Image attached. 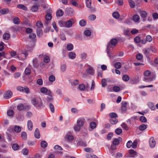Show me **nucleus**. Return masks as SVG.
Returning a JSON list of instances; mask_svg holds the SVG:
<instances>
[{
    "instance_id": "nucleus-1",
    "label": "nucleus",
    "mask_w": 158,
    "mask_h": 158,
    "mask_svg": "<svg viewBox=\"0 0 158 158\" xmlns=\"http://www.w3.org/2000/svg\"><path fill=\"white\" fill-rule=\"evenodd\" d=\"M32 105L37 109H40L44 107L42 100L40 98H34L31 100Z\"/></svg>"
},
{
    "instance_id": "nucleus-2",
    "label": "nucleus",
    "mask_w": 158,
    "mask_h": 158,
    "mask_svg": "<svg viewBox=\"0 0 158 158\" xmlns=\"http://www.w3.org/2000/svg\"><path fill=\"white\" fill-rule=\"evenodd\" d=\"M118 42V41L117 39L114 38L111 40L107 44L106 51L108 56L110 58L114 56H111L110 54V48L112 47V46H115Z\"/></svg>"
},
{
    "instance_id": "nucleus-3",
    "label": "nucleus",
    "mask_w": 158,
    "mask_h": 158,
    "mask_svg": "<svg viewBox=\"0 0 158 158\" xmlns=\"http://www.w3.org/2000/svg\"><path fill=\"white\" fill-rule=\"evenodd\" d=\"M8 130L10 132L14 131L15 132L19 133L21 130V127L19 126L15 125L14 127H10Z\"/></svg>"
},
{
    "instance_id": "nucleus-4",
    "label": "nucleus",
    "mask_w": 158,
    "mask_h": 158,
    "mask_svg": "<svg viewBox=\"0 0 158 158\" xmlns=\"http://www.w3.org/2000/svg\"><path fill=\"white\" fill-rule=\"evenodd\" d=\"M46 94L48 95V96L45 97V101L48 102H52L53 100V98L52 95V93L50 90H49L48 93Z\"/></svg>"
},
{
    "instance_id": "nucleus-5",
    "label": "nucleus",
    "mask_w": 158,
    "mask_h": 158,
    "mask_svg": "<svg viewBox=\"0 0 158 158\" xmlns=\"http://www.w3.org/2000/svg\"><path fill=\"white\" fill-rule=\"evenodd\" d=\"M18 90L23 92H25L26 94H28L29 92V88L27 87H23L21 86H18L17 87Z\"/></svg>"
},
{
    "instance_id": "nucleus-6",
    "label": "nucleus",
    "mask_w": 158,
    "mask_h": 158,
    "mask_svg": "<svg viewBox=\"0 0 158 158\" xmlns=\"http://www.w3.org/2000/svg\"><path fill=\"white\" fill-rule=\"evenodd\" d=\"M74 23L75 21L73 19L67 21H65L66 27H71Z\"/></svg>"
},
{
    "instance_id": "nucleus-7",
    "label": "nucleus",
    "mask_w": 158,
    "mask_h": 158,
    "mask_svg": "<svg viewBox=\"0 0 158 158\" xmlns=\"http://www.w3.org/2000/svg\"><path fill=\"white\" fill-rule=\"evenodd\" d=\"M12 95V92L10 90H8L5 92L3 94L4 98L8 99L10 98Z\"/></svg>"
},
{
    "instance_id": "nucleus-8",
    "label": "nucleus",
    "mask_w": 158,
    "mask_h": 158,
    "mask_svg": "<svg viewBox=\"0 0 158 158\" xmlns=\"http://www.w3.org/2000/svg\"><path fill=\"white\" fill-rule=\"evenodd\" d=\"M27 56L28 54L26 52H25L22 53L21 54H19L18 56V57L19 60H23L26 59Z\"/></svg>"
},
{
    "instance_id": "nucleus-9",
    "label": "nucleus",
    "mask_w": 158,
    "mask_h": 158,
    "mask_svg": "<svg viewBox=\"0 0 158 158\" xmlns=\"http://www.w3.org/2000/svg\"><path fill=\"white\" fill-rule=\"evenodd\" d=\"M39 56L40 57H42L43 56L44 57V61L45 63H48L50 61L49 57L48 56H46L43 53L40 54Z\"/></svg>"
},
{
    "instance_id": "nucleus-10",
    "label": "nucleus",
    "mask_w": 158,
    "mask_h": 158,
    "mask_svg": "<svg viewBox=\"0 0 158 158\" xmlns=\"http://www.w3.org/2000/svg\"><path fill=\"white\" fill-rule=\"evenodd\" d=\"M149 143L150 146L153 148L155 147L156 145V142L153 137H151L150 138L149 140Z\"/></svg>"
},
{
    "instance_id": "nucleus-11",
    "label": "nucleus",
    "mask_w": 158,
    "mask_h": 158,
    "mask_svg": "<svg viewBox=\"0 0 158 158\" xmlns=\"http://www.w3.org/2000/svg\"><path fill=\"white\" fill-rule=\"evenodd\" d=\"M73 137L72 135L69 134H67L64 138L65 141L66 142L73 140Z\"/></svg>"
},
{
    "instance_id": "nucleus-12",
    "label": "nucleus",
    "mask_w": 158,
    "mask_h": 158,
    "mask_svg": "<svg viewBox=\"0 0 158 158\" xmlns=\"http://www.w3.org/2000/svg\"><path fill=\"white\" fill-rule=\"evenodd\" d=\"M33 64L35 68L37 69L39 66L38 61L36 58H34L32 61Z\"/></svg>"
},
{
    "instance_id": "nucleus-13",
    "label": "nucleus",
    "mask_w": 158,
    "mask_h": 158,
    "mask_svg": "<svg viewBox=\"0 0 158 158\" xmlns=\"http://www.w3.org/2000/svg\"><path fill=\"white\" fill-rule=\"evenodd\" d=\"M36 33L37 36L39 37H41L43 34L42 30L41 28L38 27L36 29Z\"/></svg>"
},
{
    "instance_id": "nucleus-14",
    "label": "nucleus",
    "mask_w": 158,
    "mask_h": 158,
    "mask_svg": "<svg viewBox=\"0 0 158 158\" xmlns=\"http://www.w3.org/2000/svg\"><path fill=\"white\" fill-rule=\"evenodd\" d=\"M111 153L113 157L114 158H120L122 157L123 156L122 154L120 152H118L116 154H114L113 153V152H111Z\"/></svg>"
},
{
    "instance_id": "nucleus-15",
    "label": "nucleus",
    "mask_w": 158,
    "mask_h": 158,
    "mask_svg": "<svg viewBox=\"0 0 158 158\" xmlns=\"http://www.w3.org/2000/svg\"><path fill=\"white\" fill-rule=\"evenodd\" d=\"M27 107L26 106H24L22 103L19 104L17 106V109L20 111L26 109Z\"/></svg>"
},
{
    "instance_id": "nucleus-16",
    "label": "nucleus",
    "mask_w": 158,
    "mask_h": 158,
    "mask_svg": "<svg viewBox=\"0 0 158 158\" xmlns=\"http://www.w3.org/2000/svg\"><path fill=\"white\" fill-rule=\"evenodd\" d=\"M68 56L69 58L71 59H74L76 57V54L74 52H71L69 53Z\"/></svg>"
},
{
    "instance_id": "nucleus-17",
    "label": "nucleus",
    "mask_w": 158,
    "mask_h": 158,
    "mask_svg": "<svg viewBox=\"0 0 158 158\" xmlns=\"http://www.w3.org/2000/svg\"><path fill=\"white\" fill-rule=\"evenodd\" d=\"M27 128L28 130L31 131L33 129V123L32 122L29 120L27 122Z\"/></svg>"
},
{
    "instance_id": "nucleus-18",
    "label": "nucleus",
    "mask_w": 158,
    "mask_h": 158,
    "mask_svg": "<svg viewBox=\"0 0 158 158\" xmlns=\"http://www.w3.org/2000/svg\"><path fill=\"white\" fill-rule=\"evenodd\" d=\"M9 12V9L7 8L0 9V14L5 15L7 14Z\"/></svg>"
},
{
    "instance_id": "nucleus-19",
    "label": "nucleus",
    "mask_w": 158,
    "mask_h": 158,
    "mask_svg": "<svg viewBox=\"0 0 158 158\" xmlns=\"http://www.w3.org/2000/svg\"><path fill=\"white\" fill-rule=\"evenodd\" d=\"M147 105L149 108L152 110H155V108L154 104L151 102H148L147 103Z\"/></svg>"
},
{
    "instance_id": "nucleus-20",
    "label": "nucleus",
    "mask_w": 158,
    "mask_h": 158,
    "mask_svg": "<svg viewBox=\"0 0 158 158\" xmlns=\"http://www.w3.org/2000/svg\"><path fill=\"white\" fill-rule=\"evenodd\" d=\"M35 137L37 139H39L40 138V131L38 128H36L34 132Z\"/></svg>"
},
{
    "instance_id": "nucleus-21",
    "label": "nucleus",
    "mask_w": 158,
    "mask_h": 158,
    "mask_svg": "<svg viewBox=\"0 0 158 158\" xmlns=\"http://www.w3.org/2000/svg\"><path fill=\"white\" fill-rule=\"evenodd\" d=\"M86 72L87 73L91 75H93L94 72L93 68L91 66H89L87 69Z\"/></svg>"
},
{
    "instance_id": "nucleus-22",
    "label": "nucleus",
    "mask_w": 158,
    "mask_h": 158,
    "mask_svg": "<svg viewBox=\"0 0 158 158\" xmlns=\"http://www.w3.org/2000/svg\"><path fill=\"white\" fill-rule=\"evenodd\" d=\"M122 139L120 137H118L117 138H115L113 142V144L116 145L119 144L120 141Z\"/></svg>"
},
{
    "instance_id": "nucleus-23",
    "label": "nucleus",
    "mask_w": 158,
    "mask_h": 158,
    "mask_svg": "<svg viewBox=\"0 0 158 158\" xmlns=\"http://www.w3.org/2000/svg\"><path fill=\"white\" fill-rule=\"evenodd\" d=\"M121 104V110L123 111H125L127 110L126 106L127 105V103L125 102H122Z\"/></svg>"
},
{
    "instance_id": "nucleus-24",
    "label": "nucleus",
    "mask_w": 158,
    "mask_h": 158,
    "mask_svg": "<svg viewBox=\"0 0 158 158\" xmlns=\"http://www.w3.org/2000/svg\"><path fill=\"white\" fill-rule=\"evenodd\" d=\"M12 148L14 150L17 151L19 149L20 147L18 144L17 143H14L12 145Z\"/></svg>"
},
{
    "instance_id": "nucleus-25",
    "label": "nucleus",
    "mask_w": 158,
    "mask_h": 158,
    "mask_svg": "<svg viewBox=\"0 0 158 158\" xmlns=\"http://www.w3.org/2000/svg\"><path fill=\"white\" fill-rule=\"evenodd\" d=\"M132 19L134 22H138L139 20L140 17L138 15H135L133 16Z\"/></svg>"
},
{
    "instance_id": "nucleus-26",
    "label": "nucleus",
    "mask_w": 158,
    "mask_h": 158,
    "mask_svg": "<svg viewBox=\"0 0 158 158\" xmlns=\"http://www.w3.org/2000/svg\"><path fill=\"white\" fill-rule=\"evenodd\" d=\"M17 6L18 8L23 10L25 11L27 10V8L23 5L20 4H18L17 5Z\"/></svg>"
},
{
    "instance_id": "nucleus-27",
    "label": "nucleus",
    "mask_w": 158,
    "mask_h": 158,
    "mask_svg": "<svg viewBox=\"0 0 158 158\" xmlns=\"http://www.w3.org/2000/svg\"><path fill=\"white\" fill-rule=\"evenodd\" d=\"M110 123L112 124H115L118 122V120L116 118H113L110 120Z\"/></svg>"
},
{
    "instance_id": "nucleus-28",
    "label": "nucleus",
    "mask_w": 158,
    "mask_h": 158,
    "mask_svg": "<svg viewBox=\"0 0 158 158\" xmlns=\"http://www.w3.org/2000/svg\"><path fill=\"white\" fill-rule=\"evenodd\" d=\"M143 52L147 57L149 56L150 49L149 48H145L143 50Z\"/></svg>"
},
{
    "instance_id": "nucleus-29",
    "label": "nucleus",
    "mask_w": 158,
    "mask_h": 158,
    "mask_svg": "<svg viewBox=\"0 0 158 158\" xmlns=\"http://www.w3.org/2000/svg\"><path fill=\"white\" fill-rule=\"evenodd\" d=\"M48 90L47 88L43 87L40 88V91L43 94H48Z\"/></svg>"
},
{
    "instance_id": "nucleus-30",
    "label": "nucleus",
    "mask_w": 158,
    "mask_h": 158,
    "mask_svg": "<svg viewBox=\"0 0 158 158\" xmlns=\"http://www.w3.org/2000/svg\"><path fill=\"white\" fill-rule=\"evenodd\" d=\"M66 48L68 51H72L73 49V46L72 44L69 43L67 45Z\"/></svg>"
},
{
    "instance_id": "nucleus-31",
    "label": "nucleus",
    "mask_w": 158,
    "mask_h": 158,
    "mask_svg": "<svg viewBox=\"0 0 158 158\" xmlns=\"http://www.w3.org/2000/svg\"><path fill=\"white\" fill-rule=\"evenodd\" d=\"M79 24L81 26L84 27L86 24V21L85 19H82L80 21Z\"/></svg>"
},
{
    "instance_id": "nucleus-32",
    "label": "nucleus",
    "mask_w": 158,
    "mask_h": 158,
    "mask_svg": "<svg viewBox=\"0 0 158 158\" xmlns=\"http://www.w3.org/2000/svg\"><path fill=\"white\" fill-rule=\"evenodd\" d=\"M64 14V12L62 10H57L56 12V15L59 17L62 16Z\"/></svg>"
},
{
    "instance_id": "nucleus-33",
    "label": "nucleus",
    "mask_w": 158,
    "mask_h": 158,
    "mask_svg": "<svg viewBox=\"0 0 158 158\" xmlns=\"http://www.w3.org/2000/svg\"><path fill=\"white\" fill-rule=\"evenodd\" d=\"M147 13L145 11H142L140 13V15L141 17L145 18L147 16Z\"/></svg>"
},
{
    "instance_id": "nucleus-34",
    "label": "nucleus",
    "mask_w": 158,
    "mask_h": 158,
    "mask_svg": "<svg viewBox=\"0 0 158 158\" xmlns=\"http://www.w3.org/2000/svg\"><path fill=\"white\" fill-rule=\"evenodd\" d=\"M52 17V14L50 13H48L45 16V19L47 21H49L51 19Z\"/></svg>"
},
{
    "instance_id": "nucleus-35",
    "label": "nucleus",
    "mask_w": 158,
    "mask_h": 158,
    "mask_svg": "<svg viewBox=\"0 0 158 158\" xmlns=\"http://www.w3.org/2000/svg\"><path fill=\"white\" fill-rule=\"evenodd\" d=\"M114 67L116 69H119L122 66V64L120 62H117L114 64Z\"/></svg>"
},
{
    "instance_id": "nucleus-36",
    "label": "nucleus",
    "mask_w": 158,
    "mask_h": 158,
    "mask_svg": "<svg viewBox=\"0 0 158 158\" xmlns=\"http://www.w3.org/2000/svg\"><path fill=\"white\" fill-rule=\"evenodd\" d=\"M21 136L23 140H26L27 138V134L25 131H23L21 133Z\"/></svg>"
},
{
    "instance_id": "nucleus-37",
    "label": "nucleus",
    "mask_w": 158,
    "mask_h": 158,
    "mask_svg": "<svg viewBox=\"0 0 158 158\" xmlns=\"http://www.w3.org/2000/svg\"><path fill=\"white\" fill-rule=\"evenodd\" d=\"M83 121L81 119L78 120L77 121V124L81 127L83 126Z\"/></svg>"
},
{
    "instance_id": "nucleus-38",
    "label": "nucleus",
    "mask_w": 158,
    "mask_h": 158,
    "mask_svg": "<svg viewBox=\"0 0 158 158\" xmlns=\"http://www.w3.org/2000/svg\"><path fill=\"white\" fill-rule=\"evenodd\" d=\"M29 152L28 150L26 148L23 149L22 151V154L24 155H27Z\"/></svg>"
},
{
    "instance_id": "nucleus-39",
    "label": "nucleus",
    "mask_w": 158,
    "mask_h": 158,
    "mask_svg": "<svg viewBox=\"0 0 158 158\" xmlns=\"http://www.w3.org/2000/svg\"><path fill=\"white\" fill-rule=\"evenodd\" d=\"M122 79L123 81H127L130 79V77L128 75H125L123 76Z\"/></svg>"
},
{
    "instance_id": "nucleus-40",
    "label": "nucleus",
    "mask_w": 158,
    "mask_h": 158,
    "mask_svg": "<svg viewBox=\"0 0 158 158\" xmlns=\"http://www.w3.org/2000/svg\"><path fill=\"white\" fill-rule=\"evenodd\" d=\"M38 9V6L37 5H34L31 8V10L32 12H36Z\"/></svg>"
},
{
    "instance_id": "nucleus-41",
    "label": "nucleus",
    "mask_w": 158,
    "mask_h": 158,
    "mask_svg": "<svg viewBox=\"0 0 158 158\" xmlns=\"http://www.w3.org/2000/svg\"><path fill=\"white\" fill-rule=\"evenodd\" d=\"M66 11L68 14L69 15H71L73 14V9L71 8H66Z\"/></svg>"
},
{
    "instance_id": "nucleus-42",
    "label": "nucleus",
    "mask_w": 158,
    "mask_h": 158,
    "mask_svg": "<svg viewBox=\"0 0 158 158\" xmlns=\"http://www.w3.org/2000/svg\"><path fill=\"white\" fill-rule=\"evenodd\" d=\"M97 125L96 123L94 122H92L90 123L89 124V126L92 129H94L96 127Z\"/></svg>"
},
{
    "instance_id": "nucleus-43",
    "label": "nucleus",
    "mask_w": 158,
    "mask_h": 158,
    "mask_svg": "<svg viewBox=\"0 0 158 158\" xmlns=\"http://www.w3.org/2000/svg\"><path fill=\"white\" fill-rule=\"evenodd\" d=\"M147 126L144 124H142L140 125L139 127V129L140 130L143 131L146 129Z\"/></svg>"
},
{
    "instance_id": "nucleus-44",
    "label": "nucleus",
    "mask_w": 158,
    "mask_h": 158,
    "mask_svg": "<svg viewBox=\"0 0 158 158\" xmlns=\"http://www.w3.org/2000/svg\"><path fill=\"white\" fill-rule=\"evenodd\" d=\"M48 143L44 141H42L40 143V145L42 147L45 148L47 147Z\"/></svg>"
},
{
    "instance_id": "nucleus-45",
    "label": "nucleus",
    "mask_w": 158,
    "mask_h": 158,
    "mask_svg": "<svg viewBox=\"0 0 158 158\" xmlns=\"http://www.w3.org/2000/svg\"><path fill=\"white\" fill-rule=\"evenodd\" d=\"M91 0H86V6L90 8L91 6Z\"/></svg>"
},
{
    "instance_id": "nucleus-46",
    "label": "nucleus",
    "mask_w": 158,
    "mask_h": 158,
    "mask_svg": "<svg viewBox=\"0 0 158 158\" xmlns=\"http://www.w3.org/2000/svg\"><path fill=\"white\" fill-rule=\"evenodd\" d=\"M123 34L125 35L129 36L130 35V31L128 29L124 30Z\"/></svg>"
},
{
    "instance_id": "nucleus-47",
    "label": "nucleus",
    "mask_w": 158,
    "mask_h": 158,
    "mask_svg": "<svg viewBox=\"0 0 158 158\" xmlns=\"http://www.w3.org/2000/svg\"><path fill=\"white\" fill-rule=\"evenodd\" d=\"M59 25L61 27H66L65 22L60 21L59 22Z\"/></svg>"
},
{
    "instance_id": "nucleus-48",
    "label": "nucleus",
    "mask_w": 158,
    "mask_h": 158,
    "mask_svg": "<svg viewBox=\"0 0 158 158\" xmlns=\"http://www.w3.org/2000/svg\"><path fill=\"white\" fill-rule=\"evenodd\" d=\"M113 16L115 19H117L119 17V15L118 12H115L112 14Z\"/></svg>"
},
{
    "instance_id": "nucleus-49",
    "label": "nucleus",
    "mask_w": 158,
    "mask_h": 158,
    "mask_svg": "<svg viewBox=\"0 0 158 158\" xmlns=\"http://www.w3.org/2000/svg\"><path fill=\"white\" fill-rule=\"evenodd\" d=\"M14 112L13 110H8L7 112V114L8 116H11L14 114Z\"/></svg>"
},
{
    "instance_id": "nucleus-50",
    "label": "nucleus",
    "mask_w": 158,
    "mask_h": 158,
    "mask_svg": "<svg viewBox=\"0 0 158 158\" xmlns=\"http://www.w3.org/2000/svg\"><path fill=\"white\" fill-rule=\"evenodd\" d=\"M86 157L87 158H98L97 156L93 154H87Z\"/></svg>"
},
{
    "instance_id": "nucleus-51",
    "label": "nucleus",
    "mask_w": 158,
    "mask_h": 158,
    "mask_svg": "<svg viewBox=\"0 0 158 158\" xmlns=\"http://www.w3.org/2000/svg\"><path fill=\"white\" fill-rule=\"evenodd\" d=\"M13 22L15 24H19L20 23V21L19 18L17 17L14 18L13 19Z\"/></svg>"
},
{
    "instance_id": "nucleus-52",
    "label": "nucleus",
    "mask_w": 158,
    "mask_h": 158,
    "mask_svg": "<svg viewBox=\"0 0 158 158\" xmlns=\"http://www.w3.org/2000/svg\"><path fill=\"white\" fill-rule=\"evenodd\" d=\"M129 5L131 8H134L135 6V2L132 0H128Z\"/></svg>"
},
{
    "instance_id": "nucleus-53",
    "label": "nucleus",
    "mask_w": 158,
    "mask_h": 158,
    "mask_svg": "<svg viewBox=\"0 0 158 158\" xmlns=\"http://www.w3.org/2000/svg\"><path fill=\"white\" fill-rule=\"evenodd\" d=\"M10 37V35L8 33L4 34L3 36V38L5 40H8Z\"/></svg>"
},
{
    "instance_id": "nucleus-54",
    "label": "nucleus",
    "mask_w": 158,
    "mask_h": 158,
    "mask_svg": "<svg viewBox=\"0 0 158 158\" xmlns=\"http://www.w3.org/2000/svg\"><path fill=\"white\" fill-rule=\"evenodd\" d=\"M84 34L85 36H89L91 35V32L89 30H86L85 31Z\"/></svg>"
},
{
    "instance_id": "nucleus-55",
    "label": "nucleus",
    "mask_w": 158,
    "mask_h": 158,
    "mask_svg": "<svg viewBox=\"0 0 158 158\" xmlns=\"http://www.w3.org/2000/svg\"><path fill=\"white\" fill-rule=\"evenodd\" d=\"M102 85V87H104L107 85L106 81V80L104 78H103L101 80Z\"/></svg>"
},
{
    "instance_id": "nucleus-56",
    "label": "nucleus",
    "mask_w": 158,
    "mask_h": 158,
    "mask_svg": "<svg viewBox=\"0 0 158 158\" xmlns=\"http://www.w3.org/2000/svg\"><path fill=\"white\" fill-rule=\"evenodd\" d=\"M96 19V16L94 15H91L89 17V19L91 21H94Z\"/></svg>"
},
{
    "instance_id": "nucleus-57",
    "label": "nucleus",
    "mask_w": 158,
    "mask_h": 158,
    "mask_svg": "<svg viewBox=\"0 0 158 158\" xmlns=\"http://www.w3.org/2000/svg\"><path fill=\"white\" fill-rule=\"evenodd\" d=\"M48 79L50 82H53L55 81V77L54 75H52L49 77Z\"/></svg>"
},
{
    "instance_id": "nucleus-58",
    "label": "nucleus",
    "mask_w": 158,
    "mask_h": 158,
    "mask_svg": "<svg viewBox=\"0 0 158 158\" xmlns=\"http://www.w3.org/2000/svg\"><path fill=\"white\" fill-rule=\"evenodd\" d=\"M31 70L30 69L28 68H27L25 70L24 73L25 74L27 75H29L31 73Z\"/></svg>"
},
{
    "instance_id": "nucleus-59",
    "label": "nucleus",
    "mask_w": 158,
    "mask_h": 158,
    "mask_svg": "<svg viewBox=\"0 0 158 158\" xmlns=\"http://www.w3.org/2000/svg\"><path fill=\"white\" fill-rule=\"evenodd\" d=\"M136 58L138 60H141L143 58V55L141 53H139L136 55Z\"/></svg>"
},
{
    "instance_id": "nucleus-60",
    "label": "nucleus",
    "mask_w": 158,
    "mask_h": 158,
    "mask_svg": "<svg viewBox=\"0 0 158 158\" xmlns=\"http://www.w3.org/2000/svg\"><path fill=\"white\" fill-rule=\"evenodd\" d=\"M122 132V130L121 129L117 128L115 130V133L118 135H120Z\"/></svg>"
},
{
    "instance_id": "nucleus-61",
    "label": "nucleus",
    "mask_w": 158,
    "mask_h": 158,
    "mask_svg": "<svg viewBox=\"0 0 158 158\" xmlns=\"http://www.w3.org/2000/svg\"><path fill=\"white\" fill-rule=\"evenodd\" d=\"M140 121L143 123H145L147 121V120L145 117L144 116H141L140 117Z\"/></svg>"
},
{
    "instance_id": "nucleus-62",
    "label": "nucleus",
    "mask_w": 158,
    "mask_h": 158,
    "mask_svg": "<svg viewBox=\"0 0 158 158\" xmlns=\"http://www.w3.org/2000/svg\"><path fill=\"white\" fill-rule=\"evenodd\" d=\"M79 88L81 91H84L85 89V86L83 84H80L78 86Z\"/></svg>"
},
{
    "instance_id": "nucleus-63",
    "label": "nucleus",
    "mask_w": 158,
    "mask_h": 158,
    "mask_svg": "<svg viewBox=\"0 0 158 158\" xmlns=\"http://www.w3.org/2000/svg\"><path fill=\"white\" fill-rule=\"evenodd\" d=\"M134 40L135 43H138L141 41L140 38L139 36H136L134 38Z\"/></svg>"
},
{
    "instance_id": "nucleus-64",
    "label": "nucleus",
    "mask_w": 158,
    "mask_h": 158,
    "mask_svg": "<svg viewBox=\"0 0 158 158\" xmlns=\"http://www.w3.org/2000/svg\"><path fill=\"white\" fill-rule=\"evenodd\" d=\"M36 37V34L34 33H31L30 34V35H29V38L30 39H33L35 38Z\"/></svg>"
}]
</instances>
